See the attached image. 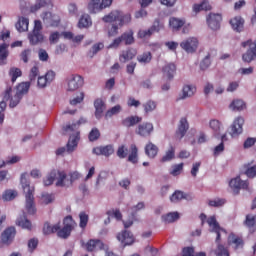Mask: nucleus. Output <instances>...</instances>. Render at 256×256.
<instances>
[{"label":"nucleus","instance_id":"obj_8","mask_svg":"<svg viewBox=\"0 0 256 256\" xmlns=\"http://www.w3.org/2000/svg\"><path fill=\"white\" fill-rule=\"evenodd\" d=\"M153 131H155V127L151 122H144L137 126L135 133L140 137H151L153 135Z\"/></svg>","mask_w":256,"mask_h":256},{"label":"nucleus","instance_id":"obj_39","mask_svg":"<svg viewBox=\"0 0 256 256\" xmlns=\"http://www.w3.org/2000/svg\"><path fill=\"white\" fill-rule=\"evenodd\" d=\"M9 44L3 43L0 44V65H5L7 57H9Z\"/></svg>","mask_w":256,"mask_h":256},{"label":"nucleus","instance_id":"obj_36","mask_svg":"<svg viewBox=\"0 0 256 256\" xmlns=\"http://www.w3.org/2000/svg\"><path fill=\"white\" fill-rule=\"evenodd\" d=\"M30 87H31V82H22L13 91L16 94H18L21 97H23V95H27V93H29Z\"/></svg>","mask_w":256,"mask_h":256},{"label":"nucleus","instance_id":"obj_57","mask_svg":"<svg viewBox=\"0 0 256 256\" xmlns=\"http://www.w3.org/2000/svg\"><path fill=\"white\" fill-rule=\"evenodd\" d=\"M85 99V93L84 92H78L76 97L70 100V105L75 107L76 105H79L83 103V100Z\"/></svg>","mask_w":256,"mask_h":256},{"label":"nucleus","instance_id":"obj_1","mask_svg":"<svg viewBox=\"0 0 256 256\" xmlns=\"http://www.w3.org/2000/svg\"><path fill=\"white\" fill-rule=\"evenodd\" d=\"M102 21H104V23L118 22V25L113 24L108 31V37H115L116 35H119V27H123L124 25H129V23H131V14H125L119 10H114L105 15L102 18Z\"/></svg>","mask_w":256,"mask_h":256},{"label":"nucleus","instance_id":"obj_27","mask_svg":"<svg viewBox=\"0 0 256 256\" xmlns=\"http://www.w3.org/2000/svg\"><path fill=\"white\" fill-rule=\"evenodd\" d=\"M228 243L230 245H234L235 249H243V245H245L243 238L241 236H237L235 234L229 235Z\"/></svg>","mask_w":256,"mask_h":256},{"label":"nucleus","instance_id":"obj_64","mask_svg":"<svg viewBox=\"0 0 256 256\" xmlns=\"http://www.w3.org/2000/svg\"><path fill=\"white\" fill-rule=\"evenodd\" d=\"M215 253L217 256H229V251L223 245H218Z\"/></svg>","mask_w":256,"mask_h":256},{"label":"nucleus","instance_id":"obj_21","mask_svg":"<svg viewBox=\"0 0 256 256\" xmlns=\"http://www.w3.org/2000/svg\"><path fill=\"white\" fill-rule=\"evenodd\" d=\"M230 25L233 31H236V33H241L245 27V20L241 16H235L230 20Z\"/></svg>","mask_w":256,"mask_h":256},{"label":"nucleus","instance_id":"obj_58","mask_svg":"<svg viewBox=\"0 0 256 256\" xmlns=\"http://www.w3.org/2000/svg\"><path fill=\"white\" fill-rule=\"evenodd\" d=\"M152 32L150 28L148 29H140L137 33L138 39H149L152 36Z\"/></svg>","mask_w":256,"mask_h":256},{"label":"nucleus","instance_id":"obj_30","mask_svg":"<svg viewBox=\"0 0 256 256\" xmlns=\"http://www.w3.org/2000/svg\"><path fill=\"white\" fill-rule=\"evenodd\" d=\"M87 251H101L104 244L101 240H90L85 244Z\"/></svg>","mask_w":256,"mask_h":256},{"label":"nucleus","instance_id":"obj_10","mask_svg":"<svg viewBox=\"0 0 256 256\" xmlns=\"http://www.w3.org/2000/svg\"><path fill=\"white\" fill-rule=\"evenodd\" d=\"M207 223L210 227V231L211 233H216V243H218V241L221 239V233H225V230L223 228H221V226L219 225V222H217V218H215V216H210L207 219Z\"/></svg>","mask_w":256,"mask_h":256},{"label":"nucleus","instance_id":"obj_44","mask_svg":"<svg viewBox=\"0 0 256 256\" xmlns=\"http://www.w3.org/2000/svg\"><path fill=\"white\" fill-rule=\"evenodd\" d=\"M133 30H128L124 32L120 37L124 41L125 45H133L135 43V37L133 36Z\"/></svg>","mask_w":256,"mask_h":256},{"label":"nucleus","instance_id":"obj_53","mask_svg":"<svg viewBox=\"0 0 256 256\" xmlns=\"http://www.w3.org/2000/svg\"><path fill=\"white\" fill-rule=\"evenodd\" d=\"M130 151H131V153L128 156V161L130 163H134L135 164L138 161V158H137V153H138L137 146L135 144H132L130 146Z\"/></svg>","mask_w":256,"mask_h":256},{"label":"nucleus","instance_id":"obj_6","mask_svg":"<svg viewBox=\"0 0 256 256\" xmlns=\"http://www.w3.org/2000/svg\"><path fill=\"white\" fill-rule=\"evenodd\" d=\"M180 47L186 53H195L199 49V39L197 37H188L180 43Z\"/></svg>","mask_w":256,"mask_h":256},{"label":"nucleus","instance_id":"obj_54","mask_svg":"<svg viewBox=\"0 0 256 256\" xmlns=\"http://www.w3.org/2000/svg\"><path fill=\"white\" fill-rule=\"evenodd\" d=\"M183 166V163L172 165L170 169V175L173 177H178V175H181V173H183Z\"/></svg>","mask_w":256,"mask_h":256},{"label":"nucleus","instance_id":"obj_13","mask_svg":"<svg viewBox=\"0 0 256 256\" xmlns=\"http://www.w3.org/2000/svg\"><path fill=\"white\" fill-rule=\"evenodd\" d=\"M207 25L212 31H218L221 27V14L210 13L207 18Z\"/></svg>","mask_w":256,"mask_h":256},{"label":"nucleus","instance_id":"obj_46","mask_svg":"<svg viewBox=\"0 0 256 256\" xmlns=\"http://www.w3.org/2000/svg\"><path fill=\"white\" fill-rule=\"evenodd\" d=\"M245 175L249 177V179H255L256 177V164L250 162L245 164Z\"/></svg>","mask_w":256,"mask_h":256},{"label":"nucleus","instance_id":"obj_15","mask_svg":"<svg viewBox=\"0 0 256 256\" xmlns=\"http://www.w3.org/2000/svg\"><path fill=\"white\" fill-rule=\"evenodd\" d=\"M15 235H17V230L15 229V227H8L1 234V243L3 245H11V243H13V240L15 239Z\"/></svg>","mask_w":256,"mask_h":256},{"label":"nucleus","instance_id":"obj_48","mask_svg":"<svg viewBox=\"0 0 256 256\" xmlns=\"http://www.w3.org/2000/svg\"><path fill=\"white\" fill-rule=\"evenodd\" d=\"M85 123H87V118H80L76 123L67 125L64 128V131H66V133H69L70 131H78L79 125H85Z\"/></svg>","mask_w":256,"mask_h":256},{"label":"nucleus","instance_id":"obj_41","mask_svg":"<svg viewBox=\"0 0 256 256\" xmlns=\"http://www.w3.org/2000/svg\"><path fill=\"white\" fill-rule=\"evenodd\" d=\"M59 229H61V225L59 223L51 225L49 222H46L43 227V233L44 235H51V233H57Z\"/></svg>","mask_w":256,"mask_h":256},{"label":"nucleus","instance_id":"obj_18","mask_svg":"<svg viewBox=\"0 0 256 256\" xmlns=\"http://www.w3.org/2000/svg\"><path fill=\"white\" fill-rule=\"evenodd\" d=\"M117 240L121 243V245H124V247H126V245H133V243H135V237L127 230L119 233L117 235Z\"/></svg>","mask_w":256,"mask_h":256},{"label":"nucleus","instance_id":"obj_49","mask_svg":"<svg viewBox=\"0 0 256 256\" xmlns=\"http://www.w3.org/2000/svg\"><path fill=\"white\" fill-rule=\"evenodd\" d=\"M88 10L90 13H99L101 11V0H90Z\"/></svg>","mask_w":256,"mask_h":256},{"label":"nucleus","instance_id":"obj_12","mask_svg":"<svg viewBox=\"0 0 256 256\" xmlns=\"http://www.w3.org/2000/svg\"><path fill=\"white\" fill-rule=\"evenodd\" d=\"M41 19L48 25V27H57L61 22V18L57 14H52L51 12H44L41 15Z\"/></svg>","mask_w":256,"mask_h":256},{"label":"nucleus","instance_id":"obj_28","mask_svg":"<svg viewBox=\"0 0 256 256\" xmlns=\"http://www.w3.org/2000/svg\"><path fill=\"white\" fill-rule=\"evenodd\" d=\"M244 224L249 229L251 233H255L256 231V214H248L246 215Z\"/></svg>","mask_w":256,"mask_h":256},{"label":"nucleus","instance_id":"obj_4","mask_svg":"<svg viewBox=\"0 0 256 256\" xmlns=\"http://www.w3.org/2000/svg\"><path fill=\"white\" fill-rule=\"evenodd\" d=\"M242 47H248L246 53L242 55V61H244V63H252V61H256V40L244 41L242 42Z\"/></svg>","mask_w":256,"mask_h":256},{"label":"nucleus","instance_id":"obj_11","mask_svg":"<svg viewBox=\"0 0 256 256\" xmlns=\"http://www.w3.org/2000/svg\"><path fill=\"white\" fill-rule=\"evenodd\" d=\"M9 99V107L14 108L19 105L21 99H23V96H20L17 94V92H14L11 88H8L4 94V101H9Z\"/></svg>","mask_w":256,"mask_h":256},{"label":"nucleus","instance_id":"obj_32","mask_svg":"<svg viewBox=\"0 0 256 256\" xmlns=\"http://www.w3.org/2000/svg\"><path fill=\"white\" fill-rule=\"evenodd\" d=\"M15 27L19 33H25V31H29V19L25 17H20Z\"/></svg>","mask_w":256,"mask_h":256},{"label":"nucleus","instance_id":"obj_34","mask_svg":"<svg viewBox=\"0 0 256 256\" xmlns=\"http://www.w3.org/2000/svg\"><path fill=\"white\" fill-rule=\"evenodd\" d=\"M94 107L96 119H101V117H103V111H105V102H103L101 99H96L94 102Z\"/></svg>","mask_w":256,"mask_h":256},{"label":"nucleus","instance_id":"obj_59","mask_svg":"<svg viewBox=\"0 0 256 256\" xmlns=\"http://www.w3.org/2000/svg\"><path fill=\"white\" fill-rule=\"evenodd\" d=\"M9 75L11 77L12 83H15V81H17V78L21 77V75H22L21 69L11 68L10 71H9Z\"/></svg>","mask_w":256,"mask_h":256},{"label":"nucleus","instance_id":"obj_2","mask_svg":"<svg viewBox=\"0 0 256 256\" xmlns=\"http://www.w3.org/2000/svg\"><path fill=\"white\" fill-rule=\"evenodd\" d=\"M27 177H28L27 172L22 173L20 176V183L25 193V199H26L25 207L29 215H35L37 211V209L35 208V197L33 196V193H35V187L29 184Z\"/></svg>","mask_w":256,"mask_h":256},{"label":"nucleus","instance_id":"obj_7","mask_svg":"<svg viewBox=\"0 0 256 256\" xmlns=\"http://www.w3.org/2000/svg\"><path fill=\"white\" fill-rule=\"evenodd\" d=\"M243 125H245V118L243 116H237L230 126L231 137H239L243 134Z\"/></svg>","mask_w":256,"mask_h":256},{"label":"nucleus","instance_id":"obj_43","mask_svg":"<svg viewBox=\"0 0 256 256\" xmlns=\"http://www.w3.org/2000/svg\"><path fill=\"white\" fill-rule=\"evenodd\" d=\"M137 123H141V117L139 116L126 117L122 121V125H124V127H134V125H137Z\"/></svg>","mask_w":256,"mask_h":256},{"label":"nucleus","instance_id":"obj_61","mask_svg":"<svg viewBox=\"0 0 256 256\" xmlns=\"http://www.w3.org/2000/svg\"><path fill=\"white\" fill-rule=\"evenodd\" d=\"M57 177V171H52L47 177L44 179L45 187H49V185H53V181H55Z\"/></svg>","mask_w":256,"mask_h":256},{"label":"nucleus","instance_id":"obj_22","mask_svg":"<svg viewBox=\"0 0 256 256\" xmlns=\"http://www.w3.org/2000/svg\"><path fill=\"white\" fill-rule=\"evenodd\" d=\"M79 131H74V134H72L68 140L67 143V152L73 153L75 149H77V145H79Z\"/></svg>","mask_w":256,"mask_h":256},{"label":"nucleus","instance_id":"obj_35","mask_svg":"<svg viewBox=\"0 0 256 256\" xmlns=\"http://www.w3.org/2000/svg\"><path fill=\"white\" fill-rule=\"evenodd\" d=\"M179 218V212H170L168 214L162 215L161 220L167 225L169 223H175V221H179Z\"/></svg>","mask_w":256,"mask_h":256},{"label":"nucleus","instance_id":"obj_17","mask_svg":"<svg viewBox=\"0 0 256 256\" xmlns=\"http://www.w3.org/2000/svg\"><path fill=\"white\" fill-rule=\"evenodd\" d=\"M197 88L193 85L186 84L183 86L181 93L178 95L177 101H185L191 99L195 95Z\"/></svg>","mask_w":256,"mask_h":256},{"label":"nucleus","instance_id":"obj_16","mask_svg":"<svg viewBox=\"0 0 256 256\" xmlns=\"http://www.w3.org/2000/svg\"><path fill=\"white\" fill-rule=\"evenodd\" d=\"M52 81H55V72L50 70L44 76L38 77L37 87L39 89H45Z\"/></svg>","mask_w":256,"mask_h":256},{"label":"nucleus","instance_id":"obj_29","mask_svg":"<svg viewBox=\"0 0 256 256\" xmlns=\"http://www.w3.org/2000/svg\"><path fill=\"white\" fill-rule=\"evenodd\" d=\"M209 127L211 131H213L214 135H221V132L223 131V123L217 119H212L209 121Z\"/></svg>","mask_w":256,"mask_h":256},{"label":"nucleus","instance_id":"obj_33","mask_svg":"<svg viewBox=\"0 0 256 256\" xmlns=\"http://www.w3.org/2000/svg\"><path fill=\"white\" fill-rule=\"evenodd\" d=\"M162 71L164 77H167V79H173V77H175V71H177V68L174 63H169L163 67Z\"/></svg>","mask_w":256,"mask_h":256},{"label":"nucleus","instance_id":"obj_50","mask_svg":"<svg viewBox=\"0 0 256 256\" xmlns=\"http://www.w3.org/2000/svg\"><path fill=\"white\" fill-rule=\"evenodd\" d=\"M55 201V195L44 192L41 194L40 203L41 205H51Z\"/></svg>","mask_w":256,"mask_h":256},{"label":"nucleus","instance_id":"obj_25","mask_svg":"<svg viewBox=\"0 0 256 256\" xmlns=\"http://www.w3.org/2000/svg\"><path fill=\"white\" fill-rule=\"evenodd\" d=\"M145 154L149 159H155L159 155V147L153 142H148L145 146Z\"/></svg>","mask_w":256,"mask_h":256},{"label":"nucleus","instance_id":"obj_5","mask_svg":"<svg viewBox=\"0 0 256 256\" xmlns=\"http://www.w3.org/2000/svg\"><path fill=\"white\" fill-rule=\"evenodd\" d=\"M85 85V80L81 75L73 74L67 78V91H77V89H81Z\"/></svg>","mask_w":256,"mask_h":256},{"label":"nucleus","instance_id":"obj_24","mask_svg":"<svg viewBox=\"0 0 256 256\" xmlns=\"http://www.w3.org/2000/svg\"><path fill=\"white\" fill-rule=\"evenodd\" d=\"M184 19L181 18H177V17H171L169 19V28L171 29V31H173V33H177L179 31H181L183 25H184Z\"/></svg>","mask_w":256,"mask_h":256},{"label":"nucleus","instance_id":"obj_37","mask_svg":"<svg viewBox=\"0 0 256 256\" xmlns=\"http://www.w3.org/2000/svg\"><path fill=\"white\" fill-rule=\"evenodd\" d=\"M137 56V50L135 49H129L122 51L120 55V61H123V63L127 61H131V59L135 58Z\"/></svg>","mask_w":256,"mask_h":256},{"label":"nucleus","instance_id":"obj_51","mask_svg":"<svg viewBox=\"0 0 256 256\" xmlns=\"http://www.w3.org/2000/svg\"><path fill=\"white\" fill-rule=\"evenodd\" d=\"M105 47V45L103 44V42H99L94 44L91 49L88 51V57H95V55H97V53H99V51L103 50Z\"/></svg>","mask_w":256,"mask_h":256},{"label":"nucleus","instance_id":"obj_45","mask_svg":"<svg viewBox=\"0 0 256 256\" xmlns=\"http://www.w3.org/2000/svg\"><path fill=\"white\" fill-rule=\"evenodd\" d=\"M123 111V108L121 105L117 104L114 107L108 109L104 115L105 119H111L112 117H115V115H119Z\"/></svg>","mask_w":256,"mask_h":256},{"label":"nucleus","instance_id":"obj_42","mask_svg":"<svg viewBox=\"0 0 256 256\" xmlns=\"http://www.w3.org/2000/svg\"><path fill=\"white\" fill-rule=\"evenodd\" d=\"M193 11L194 13H200V11H211V4H209V1L204 0L200 4H194Z\"/></svg>","mask_w":256,"mask_h":256},{"label":"nucleus","instance_id":"obj_56","mask_svg":"<svg viewBox=\"0 0 256 256\" xmlns=\"http://www.w3.org/2000/svg\"><path fill=\"white\" fill-rule=\"evenodd\" d=\"M18 193L16 190H6L4 191L3 195H2V199L3 201H13V199H15V197H17Z\"/></svg>","mask_w":256,"mask_h":256},{"label":"nucleus","instance_id":"obj_62","mask_svg":"<svg viewBox=\"0 0 256 256\" xmlns=\"http://www.w3.org/2000/svg\"><path fill=\"white\" fill-rule=\"evenodd\" d=\"M100 137H101V132H99V129L97 128H93L88 135V139L91 142L97 141V139H99Z\"/></svg>","mask_w":256,"mask_h":256},{"label":"nucleus","instance_id":"obj_52","mask_svg":"<svg viewBox=\"0 0 256 256\" xmlns=\"http://www.w3.org/2000/svg\"><path fill=\"white\" fill-rule=\"evenodd\" d=\"M182 199H187V196L185 193L177 190L170 196L171 203H179V201H182Z\"/></svg>","mask_w":256,"mask_h":256},{"label":"nucleus","instance_id":"obj_19","mask_svg":"<svg viewBox=\"0 0 256 256\" xmlns=\"http://www.w3.org/2000/svg\"><path fill=\"white\" fill-rule=\"evenodd\" d=\"M56 187H71V181L65 171L56 172Z\"/></svg>","mask_w":256,"mask_h":256},{"label":"nucleus","instance_id":"obj_63","mask_svg":"<svg viewBox=\"0 0 256 256\" xmlns=\"http://www.w3.org/2000/svg\"><path fill=\"white\" fill-rule=\"evenodd\" d=\"M152 35L153 33H159V31H161V29H163V24H161V22L159 20H155L151 26V28H149Z\"/></svg>","mask_w":256,"mask_h":256},{"label":"nucleus","instance_id":"obj_38","mask_svg":"<svg viewBox=\"0 0 256 256\" xmlns=\"http://www.w3.org/2000/svg\"><path fill=\"white\" fill-rule=\"evenodd\" d=\"M229 109H231V111H244V109H247V105L243 100L236 99L229 105Z\"/></svg>","mask_w":256,"mask_h":256},{"label":"nucleus","instance_id":"obj_3","mask_svg":"<svg viewBox=\"0 0 256 256\" xmlns=\"http://www.w3.org/2000/svg\"><path fill=\"white\" fill-rule=\"evenodd\" d=\"M43 30V24L41 20L34 21V28L32 32L28 34V39L30 45H39L45 41V36L41 31Z\"/></svg>","mask_w":256,"mask_h":256},{"label":"nucleus","instance_id":"obj_55","mask_svg":"<svg viewBox=\"0 0 256 256\" xmlns=\"http://www.w3.org/2000/svg\"><path fill=\"white\" fill-rule=\"evenodd\" d=\"M145 113H153L157 109V102L148 100L143 104Z\"/></svg>","mask_w":256,"mask_h":256},{"label":"nucleus","instance_id":"obj_20","mask_svg":"<svg viewBox=\"0 0 256 256\" xmlns=\"http://www.w3.org/2000/svg\"><path fill=\"white\" fill-rule=\"evenodd\" d=\"M92 153L94 155H103L104 157H110V155H113V153H115V150L113 149L112 145L98 146L93 148Z\"/></svg>","mask_w":256,"mask_h":256},{"label":"nucleus","instance_id":"obj_31","mask_svg":"<svg viewBox=\"0 0 256 256\" xmlns=\"http://www.w3.org/2000/svg\"><path fill=\"white\" fill-rule=\"evenodd\" d=\"M173 159H175V147L170 145L160 159V163H170V161H173Z\"/></svg>","mask_w":256,"mask_h":256},{"label":"nucleus","instance_id":"obj_14","mask_svg":"<svg viewBox=\"0 0 256 256\" xmlns=\"http://www.w3.org/2000/svg\"><path fill=\"white\" fill-rule=\"evenodd\" d=\"M71 231H73V218L71 216H67L64 219V227L61 230H58V237L67 239V237L71 235Z\"/></svg>","mask_w":256,"mask_h":256},{"label":"nucleus","instance_id":"obj_23","mask_svg":"<svg viewBox=\"0 0 256 256\" xmlns=\"http://www.w3.org/2000/svg\"><path fill=\"white\" fill-rule=\"evenodd\" d=\"M189 131V122L187 121V118H181L178 126V131L176 132V137L178 139H183Z\"/></svg>","mask_w":256,"mask_h":256},{"label":"nucleus","instance_id":"obj_26","mask_svg":"<svg viewBox=\"0 0 256 256\" xmlns=\"http://www.w3.org/2000/svg\"><path fill=\"white\" fill-rule=\"evenodd\" d=\"M16 225L18 227H21V229H26L27 231H31V229H33V224H31V221L27 219V216H25V214L22 216H19L16 219Z\"/></svg>","mask_w":256,"mask_h":256},{"label":"nucleus","instance_id":"obj_9","mask_svg":"<svg viewBox=\"0 0 256 256\" xmlns=\"http://www.w3.org/2000/svg\"><path fill=\"white\" fill-rule=\"evenodd\" d=\"M229 187L234 195H238L241 189H248L249 182L241 180V177L237 176L232 178L229 182Z\"/></svg>","mask_w":256,"mask_h":256},{"label":"nucleus","instance_id":"obj_60","mask_svg":"<svg viewBox=\"0 0 256 256\" xmlns=\"http://www.w3.org/2000/svg\"><path fill=\"white\" fill-rule=\"evenodd\" d=\"M47 5V0H37L35 5L31 6L30 11L31 13H36V11H39V9H42V7H45Z\"/></svg>","mask_w":256,"mask_h":256},{"label":"nucleus","instance_id":"obj_40","mask_svg":"<svg viewBox=\"0 0 256 256\" xmlns=\"http://www.w3.org/2000/svg\"><path fill=\"white\" fill-rule=\"evenodd\" d=\"M93 25V22L91 21V16L88 14H84L81 16L78 22L79 29H87L88 27H91Z\"/></svg>","mask_w":256,"mask_h":256},{"label":"nucleus","instance_id":"obj_47","mask_svg":"<svg viewBox=\"0 0 256 256\" xmlns=\"http://www.w3.org/2000/svg\"><path fill=\"white\" fill-rule=\"evenodd\" d=\"M151 59H153L151 52H144L143 54L137 56V61L141 65H147L151 63Z\"/></svg>","mask_w":256,"mask_h":256}]
</instances>
